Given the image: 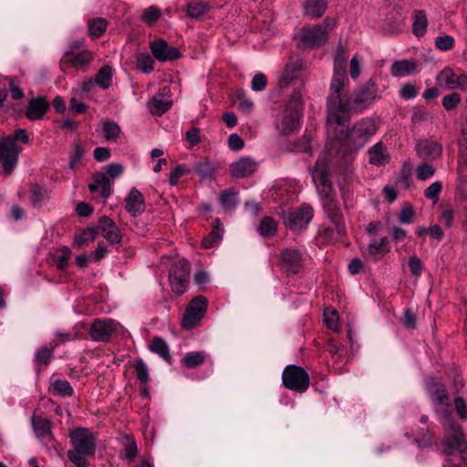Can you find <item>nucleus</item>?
Returning a JSON list of instances; mask_svg holds the SVG:
<instances>
[{"label":"nucleus","mask_w":467,"mask_h":467,"mask_svg":"<svg viewBox=\"0 0 467 467\" xmlns=\"http://www.w3.org/2000/svg\"><path fill=\"white\" fill-rule=\"evenodd\" d=\"M220 202L225 211H233L237 204L236 192L232 189L223 192Z\"/></svg>","instance_id":"nucleus-47"},{"label":"nucleus","mask_w":467,"mask_h":467,"mask_svg":"<svg viewBox=\"0 0 467 467\" xmlns=\"http://www.w3.org/2000/svg\"><path fill=\"white\" fill-rule=\"evenodd\" d=\"M257 169L255 161L248 156L241 157L230 165V174L233 178L251 176Z\"/></svg>","instance_id":"nucleus-22"},{"label":"nucleus","mask_w":467,"mask_h":467,"mask_svg":"<svg viewBox=\"0 0 467 467\" xmlns=\"http://www.w3.org/2000/svg\"><path fill=\"white\" fill-rule=\"evenodd\" d=\"M412 33L417 37H421L426 34L428 19L426 13L422 10H416L413 14Z\"/></svg>","instance_id":"nucleus-35"},{"label":"nucleus","mask_w":467,"mask_h":467,"mask_svg":"<svg viewBox=\"0 0 467 467\" xmlns=\"http://www.w3.org/2000/svg\"><path fill=\"white\" fill-rule=\"evenodd\" d=\"M237 100L238 108L243 113L249 114L252 112L254 106L252 99L247 98L244 94H240L238 95Z\"/></svg>","instance_id":"nucleus-60"},{"label":"nucleus","mask_w":467,"mask_h":467,"mask_svg":"<svg viewBox=\"0 0 467 467\" xmlns=\"http://www.w3.org/2000/svg\"><path fill=\"white\" fill-rule=\"evenodd\" d=\"M120 443L122 445L120 457L127 460L129 462H133L138 454V448L135 440L131 436L124 434L120 438Z\"/></svg>","instance_id":"nucleus-32"},{"label":"nucleus","mask_w":467,"mask_h":467,"mask_svg":"<svg viewBox=\"0 0 467 467\" xmlns=\"http://www.w3.org/2000/svg\"><path fill=\"white\" fill-rule=\"evenodd\" d=\"M91 192H99L102 199L106 200L111 194V184L108 176L104 173L93 175V182L89 183Z\"/></svg>","instance_id":"nucleus-26"},{"label":"nucleus","mask_w":467,"mask_h":467,"mask_svg":"<svg viewBox=\"0 0 467 467\" xmlns=\"http://www.w3.org/2000/svg\"><path fill=\"white\" fill-rule=\"evenodd\" d=\"M441 190V182H434L425 190L424 196L427 199L433 201V202H437Z\"/></svg>","instance_id":"nucleus-54"},{"label":"nucleus","mask_w":467,"mask_h":467,"mask_svg":"<svg viewBox=\"0 0 467 467\" xmlns=\"http://www.w3.org/2000/svg\"><path fill=\"white\" fill-rule=\"evenodd\" d=\"M328 154L322 153L316 161L312 171V180L323 202V208L333 225L324 230V234L330 239H338L346 232L338 203L331 197L333 185L327 172Z\"/></svg>","instance_id":"nucleus-2"},{"label":"nucleus","mask_w":467,"mask_h":467,"mask_svg":"<svg viewBox=\"0 0 467 467\" xmlns=\"http://www.w3.org/2000/svg\"><path fill=\"white\" fill-rule=\"evenodd\" d=\"M427 392L433 403L444 407V410H450L451 406V397L446 387L435 379H430L427 382Z\"/></svg>","instance_id":"nucleus-17"},{"label":"nucleus","mask_w":467,"mask_h":467,"mask_svg":"<svg viewBox=\"0 0 467 467\" xmlns=\"http://www.w3.org/2000/svg\"><path fill=\"white\" fill-rule=\"evenodd\" d=\"M347 56L343 46H338L337 54L334 58V72L330 81L329 90H338L340 87H346L348 80L346 75Z\"/></svg>","instance_id":"nucleus-13"},{"label":"nucleus","mask_w":467,"mask_h":467,"mask_svg":"<svg viewBox=\"0 0 467 467\" xmlns=\"http://www.w3.org/2000/svg\"><path fill=\"white\" fill-rule=\"evenodd\" d=\"M418 64L414 59L397 60L392 63L389 72L392 77L403 78L416 71Z\"/></svg>","instance_id":"nucleus-27"},{"label":"nucleus","mask_w":467,"mask_h":467,"mask_svg":"<svg viewBox=\"0 0 467 467\" xmlns=\"http://www.w3.org/2000/svg\"><path fill=\"white\" fill-rule=\"evenodd\" d=\"M389 157L386 147L379 141L368 149V161L375 166H382L389 162Z\"/></svg>","instance_id":"nucleus-31"},{"label":"nucleus","mask_w":467,"mask_h":467,"mask_svg":"<svg viewBox=\"0 0 467 467\" xmlns=\"http://www.w3.org/2000/svg\"><path fill=\"white\" fill-rule=\"evenodd\" d=\"M207 5L201 1H192L186 6V14L192 19H199L207 12Z\"/></svg>","instance_id":"nucleus-43"},{"label":"nucleus","mask_w":467,"mask_h":467,"mask_svg":"<svg viewBox=\"0 0 467 467\" xmlns=\"http://www.w3.org/2000/svg\"><path fill=\"white\" fill-rule=\"evenodd\" d=\"M361 63H362V58L359 57L358 54H356L350 59L349 74L353 79H357L359 77Z\"/></svg>","instance_id":"nucleus-61"},{"label":"nucleus","mask_w":467,"mask_h":467,"mask_svg":"<svg viewBox=\"0 0 467 467\" xmlns=\"http://www.w3.org/2000/svg\"><path fill=\"white\" fill-rule=\"evenodd\" d=\"M313 218V210L308 205L291 209L284 214L285 224L292 231L305 229Z\"/></svg>","instance_id":"nucleus-12"},{"label":"nucleus","mask_w":467,"mask_h":467,"mask_svg":"<svg viewBox=\"0 0 467 467\" xmlns=\"http://www.w3.org/2000/svg\"><path fill=\"white\" fill-rule=\"evenodd\" d=\"M389 252V244L387 237H382L379 242H371L368 244L366 255L378 261Z\"/></svg>","instance_id":"nucleus-30"},{"label":"nucleus","mask_w":467,"mask_h":467,"mask_svg":"<svg viewBox=\"0 0 467 467\" xmlns=\"http://www.w3.org/2000/svg\"><path fill=\"white\" fill-rule=\"evenodd\" d=\"M302 254L296 249L285 248L280 253L281 267L288 274H296L302 267Z\"/></svg>","instance_id":"nucleus-20"},{"label":"nucleus","mask_w":467,"mask_h":467,"mask_svg":"<svg viewBox=\"0 0 467 467\" xmlns=\"http://www.w3.org/2000/svg\"><path fill=\"white\" fill-rule=\"evenodd\" d=\"M134 369H135L138 380L141 384L147 385L149 382V371H148V367L145 364V362L141 359L136 360L134 363Z\"/></svg>","instance_id":"nucleus-50"},{"label":"nucleus","mask_w":467,"mask_h":467,"mask_svg":"<svg viewBox=\"0 0 467 467\" xmlns=\"http://www.w3.org/2000/svg\"><path fill=\"white\" fill-rule=\"evenodd\" d=\"M454 214H455V211L452 208H451V207L446 208L441 212V213L439 217V221L445 227L451 228L454 223Z\"/></svg>","instance_id":"nucleus-58"},{"label":"nucleus","mask_w":467,"mask_h":467,"mask_svg":"<svg viewBox=\"0 0 467 467\" xmlns=\"http://www.w3.org/2000/svg\"><path fill=\"white\" fill-rule=\"evenodd\" d=\"M153 59L148 53H140L136 57V67L143 73H150L153 71Z\"/></svg>","instance_id":"nucleus-46"},{"label":"nucleus","mask_w":467,"mask_h":467,"mask_svg":"<svg viewBox=\"0 0 467 467\" xmlns=\"http://www.w3.org/2000/svg\"><path fill=\"white\" fill-rule=\"evenodd\" d=\"M150 47L153 57L159 61H172L180 57L178 48L169 47L168 43L163 39L152 41Z\"/></svg>","instance_id":"nucleus-18"},{"label":"nucleus","mask_w":467,"mask_h":467,"mask_svg":"<svg viewBox=\"0 0 467 467\" xmlns=\"http://www.w3.org/2000/svg\"><path fill=\"white\" fill-rule=\"evenodd\" d=\"M205 360L206 354L203 351H192L184 355L182 364L188 368H193L202 365Z\"/></svg>","instance_id":"nucleus-37"},{"label":"nucleus","mask_w":467,"mask_h":467,"mask_svg":"<svg viewBox=\"0 0 467 467\" xmlns=\"http://www.w3.org/2000/svg\"><path fill=\"white\" fill-rule=\"evenodd\" d=\"M445 436L442 441L444 452L448 455L454 451L460 453L461 459L467 463V440L461 425L456 421L451 410H442L439 415Z\"/></svg>","instance_id":"nucleus-5"},{"label":"nucleus","mask_w":467,"mask_h":467,"mask_svg":"<svg viewBox=\"0 0 467 467\" xmlns=\"http://www.w3.org/2000/svg\"><path fill=\"white\" fill-rule=\"evenodd\" d=\"M22 148L12 138L3 137L0 140V163L5 174H11L17 164Z\"/></svg>","instance_id":"nucleus-10"},{"label":"nucleus","mask_w":467,"mask_h":467,"mask_svg":"<svg viewBox=\"0 0 467 467\" xmlns=\"http://www.w3.org/2000/svg\"><path fill=\"white\" fill-rule=\"evenodd\" d=\"M193 171L204 181L213 178L216 168L210 161H201L195 163Z\"/></svg>","instance_id":"nucleus-39"},{"label":"nucleus","mask_w":467,"mask_h":467,"mask_svg":"<svg viewBox=\"0 0 467 467\" xmlns=\"http://www.w3.org/2000/svg\"><path fill=\"white\" fill-rule=\"evenodd\" d=\"M457 75L451 67H445L436 77V83L444 90L456 88Z\"/></svg>","instance_id":"nucleus-33"},{"label":"nucleus","mask_w":467,"mask_h":467,"mask_svg":"<svg viewBox=\"0 0 467 467\" xmlns=\"http://www.w3.org/2000/svg\"><path fill=\"white\" fill-rule=\"evenodd\" d=\"M98 234L95 228L88 227L82 231V233L76 236L75 243L78 246H82L93 242Z\"/></svg>","instance_id":"nucleus-48"},{"label":"nucleus","mask_w":467,"mask_h":467,"mask_svg":"<svg viewBox=\"0 0 467 467\" xmlns=\"http://www.w3.org/2000/svg\"><path fill=\"white\" fill-rule=\"evenodd\" d=\"M302 97L298 92L294 93L280 117L277 128L284 135H288L296 130L300 126Z\"/></svg>","instance_id":"nucleus-7"},{"label":"nucleus","mask_w":467,"mask_h":467,"mask_svg":"<svg viewBox=\"0 0 467 467\" xmlns=\"http://www.w3.org/2000/svg\"><path fill=\"white\" fill-rule=\"evenodd\" d=\"M346 87L338 90L330 89L327 98V122L329 125L348 124L352 113L368 109L378 98V87L373 79L355 89L352 94H345Z\"/></svg>","instance_id":"nucleus-1"},{"label":"nucleus","mask_w":467,"mask_h":467,"mask_svg":"<svg viewBox=\"0 0 467 467\" xmlns=\"http://www.w3.org/2000/svg\"><path fill=\"white\" fill-rule=\"evenodd\" d=\"M108 21L102 17H96L88 21V34L93 38L100 37L107 30Z\"/></svg>","instance_id":"nucleus-38"},{"label":"nucleus","mask_w":467,"mask_h":467,"mask_svg":"<svg viewBox=\"0 0 467 467\" xmlns=\"http://www.w3.org/2000/svg\"><path fill=\"white\" fill-rule=\"evenodd\" d=\"M151 352L158 354L165 360L171 359L170 349L166 341L161 337H154L150 345Z\"/></svg>","instance_id":"nucleus-42"},{"label":"nucleus","mask_w":467,"mask_h":467,"mask_svg":"<svg viewBox=\"0 0 467 467\" xmlns=\"http://www.w3.org/2000/svg\"><path fill=\"white\" fill-rule=\"evenodd\" d=\"M348 124L329 125L327 130L335 134L337 140L345 143L351 154L358 152L377 133L378 126L371 118H363L357 121L350 130L346 129Z\"/></svg>","instance_id":"nucleus-3"},{"label":"nucleus","mask_w":467,"mask_h":467,"mask_svg":"<svg viewBox=\"0 0 467 467\" xmlns=\"http://www.w3.org/2000/svg\"><path fill=\"white\" fill-rule=\"evenodd\" d=\"M52 389L54 394L62 397H71L74 394V389L70 383L66 379H55L52 382Z\"/></svg>","instance_id":"nucleus-45"},{"label":"nucleus","mask_w":467,"mask_h":467,"mask_svg":"<svg viewBox=\"0 0 467 467\" xmlns=\"http://www.w3.org/2000/svg\"><path fill=\"white\" fill-rule=\"evenodd\" d=\"M49 109V102L44 97L34 98L29 100L26 116L30 120H37L43 118Z\"/></svg>","instance_id":"nucleus-25"},{"label":"nucleus","mask_w":467,"mask_h":467,"mask_svg":"<svg viewBox=\"0 0 467 467\" xmlns=\"http://www.w3.org/2000/svg\"><path fill=\"white\" fill-rule=\"evenodd\" d=\"M31 425L36 439L47 448L49 453H57L56 440L52 431V421L42 416L34 415Z\"/></svg>","instance_id":"nucleus-9"},{"label":"nucleus","mask_w":467,"mask_h":467,"mask_svg":"<svg viewBox=\"0 0 467 467\" xmlns=\"http://www.w3.org/2000/svg\"><path fill=\"white\" fill-rule=\"evenodd\" d=\"M161 10L152 5L144 10L141 17L145 23L152 25L161 17Z\"/></svg>","instance_id":"nucleus-55"},{"label":"nucleus","mask_w":467,"mask_h":467,"mask_svg":"<svg viewBox=\"0 0 467 467\" xmlns=\"http://www.w3.org/2000/svg\"><path fill=\"white\" fill-rule=\"evenodd\" d=\"M48 199V192L38 184H34L30 187L29 200L34 208H41Z\"/></svg>","instance_id":"nucleus-34"},{"label":"nucleus","mask_w":467,"mask_h":467,"mask_svg":"<svg viewBox=\"0 0 467 467\" xmlns=\"http://www.w3.org/2000/svg\"><path fill=\"white\" fill-rule=\"evenodd\" d=\"M100 124L106 140L117 141L120 134V127L115 121L110 119H103Z\"/></svg>","instance_id":"nucleus-36"},{"label":"nucleus","mask_w":467,"mask_h":467,"mask_svg":"<svg viewBox=\"0 0 467 467\" xmlns=\"http://www.w3.org/2000/svg\"><path fill=\"white\" fill-rule=\"evenodd\" d=\"M189 269L186 263L179 262L172 265L170 270V284L171 290L177 295H182L189 283Z\"/></svg>","instance_id":"nucleus-15"},{"label":"nucleus","mask_w":467,"mask_h":467,"mask_svg":"<svg viewBox=\"0 0 467 467\" xmlns=\"http://www.w3.org/2000/svg\"><path fill=\"white\" fill-rule=\"evenodd\" d=\"M454 406L459 417L465 420H467V404L462 397H456L454 399Z\"/></svg>","instance_id":"nucleus-64"},{"label":"nucleus","mask_w":467,"mask_h":467,"mask_svg":"<svg viewBox=\"0 0 467 467\" xmlns=\"http://www.w3.org/2000/svg\"><path fill=\"white\" fill-rule=\"evenodd\" d=\"M207 310V299L203 296H197L189 303L182 320V327L185 329L195 327Z\"/></svg>","instance_id":"nucleus-11"},{"label":"nucleus","mask_w":467,"mask_h":467,"mask_svg":"<svg viewBox=\"0 0 467 467\" xmlns=\"http://www.w3.org/2000/svg\"><path fill=\"white\" fill-rule=\"evenodd\" d=\"M54 348V346H44L36 352L35 362L39 368L42 367H47L49 364Z\"/></svg>","instance_id":"nucleus-44"},{"label":"nucleus","mask_w":467,"mask_h":467,"mask_svg":"<svg viewBox=\"0 0 467 467\" xmlns=\"http://www.w3.org/2000/svg\"><path fill=\"white\" fill-rule=\"evenodd\" d=\"M172 100L170 96L159 93L153 96L151 101L149 103V109L151 114L161 116L171 109Z\"/></svg>","instance_id":"nucleus-29"},{"label":"nucleus","mask_w":467,"mask_h":467,"mask_svg":"<svg viewBox=\"0 0 467 467\" xmlns=\"http://www.w3.org/2000/svg\"><path fill=\"white\" fill-rule=\"evenodd\" d=\"M84 149L80 142L74 145L73 152L70 155L68 167L74 169L77 163L83 158Z\"/></svg>","instance_id":"nucleus-57"},{"label":"nucleus","mask_w":467,"mask_h":467,"mask_svg":"<svg viewBox=\"0 0 467 467\" xmlns=\"http://www.w3.org/2000/svg\"><path fill=\"white\" fill-rule=\"evenodd\" d=\"M305 68L304 62L299 57H291L285 63V67L278 78V86L281 89L285 88L291 82L296 80L301 71Z\"/></svg>","instance_id":"nucleus-16"},{"label":"nucleus","mask_w":467,"mask_h":467,"mask_svg":"<svg viewBox=\"0 0 467 467\" xmlns=\"http://www.w3.org/2000/svg\"><path fill=\"white\" fill-rule=\"evenodd\" d=\"M257 231L263 237H272L276 234L277 223L272 217L266 216L262 219Z\"/></svg>","instance_id":"nucleus-41"},{"label":"nucleus","mask_w":467,"mask_h":467,"mask_svg":"<svg viewBox=\"0 0 467 467\" xmlns=\"http://www.w3.org/2000/svg\"><path fill=\"white\" fill-rule=\"evenodd\" d=\"M431 119L430 113L422 107H415L412 110L411 121L415 124L426 122Z\"/></svg>","instance_id":"nucleus-56"},{"label":"nucleus","mask_w":467,"mask_h":467,"mask_svg":"<svg viewBox=\"0 0 467 467\" xmlns=\"http://www.w3.org/2000/svg\"><path fill=\"white\" fill-rule=\"evenodd\" d=\"M418 155L425 160L438 159L442 153V146L432 140H420L415 146Z\"/></svg>","instance_id":"nucleus-23"},{"label":"nucleus","mask_w":467,"mask_h":467,"mask_svg":"<svg viewBox=\"0 0 467 467\" xmlns=\"http://www.w3.org/2000/svg\"><path fill=\"white\" fill-rule=\"evenodd\" d=\"M302 7L306 16L315 19L325 14L327 3L326 0H304Z\"/></svg>","instance_id":"nucleus-28"},{"label":"nucleus","mask_w":467,"mask_h":467,"mask_svg":"<svg viewBox=\"0 0 467 467\" xmlns=\"http://www.w3.org/2000/svg\"><path fill=\"white\" fill-rule=\"evenodd\" d=\"M324 319L327 327L332 330L338 328V316L334 310H326L324 312Z\"/></svg>","instance_id":"nucleus-59"},{"label":"nucleus","mask_w":467,"mask_h":467,"mask_svg":"<svg viewBox=\"0 0 467 467\" xmlns=\"http://www.w3.org/2000/svg\"><path fill=\"white\" fill-rule=\"evenodd\" d=\"M334 26V20L327 17L321 25L302 27L298 34L299 46L313 48L323 45L327 40L328 30Z\"/></svg>","instance_id":"nucleus-6"},{"label":"nucleus","mask_w":467,"mask_h":467,"mask_svg":"<svg viewBox=\"0 0 467 467\" xmlns=\"http://www.w3.org/2000/svg\"><path fill=\"white\" fill-rule=\"evenodd\" d=\"M112 82V68L110 66L106 65L102 67L95 77V83L101 88H109Z\"/></svg>","instance_id":"nucleus-40"},{"label":"nucleus","mask_w":467,"mask_h":467,"mask_svg":"<svg viewBox=\"0 0 467 467\" xmlns=\"http://www.w3.org/2000/svg\"><path fill=\"white\" fill-rule=\"evenodd\" d=\"M267 84V78L265 74L257 73L254 76L251 83V88L254 91H262Z\"/></svg>","instance_id":"nucleus-62"},{"label":"nucleus","mask_w":467,"mask_h":467,"mask_svg":"<svg viewBox=\"0 0 467 467\" xmlns=\"http://www.w3.org/2000/svg\"><path fill=\"white\" fill-rule=\"evenodd\" d=\"M93 59L94 54L88 49H83L80 52L69 57L63 56L60 61V67L62 69L74 67L77 69L85 70Z\"/></svg>","instance_id":"nucleus-19"},{"label":"nucleus","mask_w":467,"mask_h":467,"mask_svg":"<svg viewBox=\"0 0 467 467\" xmlns=\"http://www.w3.org/2000/svg\"><path fill=\"white\" fill-rule=\"evenodd\" d=\"M125 209L132 216L141 214L145 210L144 198L141 192L132 188L125 199Z\"/></svg>","instance_id":"nucleus-24"},{"label":"nucleus","mask_w":467,"mask_h":467,"mask_svg":"<svg viewBox=\"0 0 467 467\" xmlns=\"http://www.w3.org/2000/svg\"><path fill=\"white\" fill-rule=\"evenodd\" d=\"M71 448L67 451L69 461L76 467H88V458L94 456L97 449L95 434L88 428L78 427L69 431Z\"/></svg>","instance_id":"nucleus-4"},{"label":"nucleus","mask_w":467,"mask_h":467,"mask_svg":"<svg viewBox=\"0 0 467 467\" xmlns=\"http://www.w3.org/2000/svg\"><path fill=\"white\" fill-rule=\"evenodd\" d=\"M192 170L187 168L185 164L177 165L170 173L169 182L171 185H176L181 177L191 174Z\"/></svg>","instance_id":"nucleus-52"},{"label":"nucleus","mask_w":467,"mask_h":467,"mask_svg":"<svg viewBox=\"0 0 467 467\" xmlns=\"http://www.w3.org/2000/svg\"><path fill=\"white\" fill-rule=\"evenodd\" d=\"M283 385L291 390L305 392L310 384L307 372L296 365H287L282 374Z\"/></svg>","instance_id":"nucleus-8"},{"label":"nucleus","mask_w":467,"mask_h":467,"mask_svg":"<svg viewBox=\"0 0 467 467\" xmlns=\"http://www.w3.org/2000/svg\"><path fill=\"white\" fill-rule=\"evenodd\" d=\"M9 90L11 97L14 99H20L24 98L25 94L23 89L19 87V81L16 78H12L9 81Z\"/></svg>","instance_id":"nucleus-63"},{"label":"nucleus","mask_w":467,"mask_h":467,"mask_svg":"<svg viewBox=\"0 0 467 467\" xmlns=\"http://www.w3.org/2000/svg\"><path fill=\"white\" fill-rule=\"evenodd\" d=\"M99 228L101 235L112 245L120 244L122 234L119 226L108 216H103L99 221Z\"/></svg>","instance_id":"nucleus-21"},{"label":"nucleus","mask_w":467,"mask_h":467,"mask_svg":"<svg viewBox=\"0 0 467 467\" xmlns=\"http://www.w3.org/2000/svg\"><path fill=\"white\" fill-rule=\"evenodd\" d=\"M434 174L435 168L427 162H423L417 167V178L420 181L431 179Z\"/></svg>","instance_id":"nucleus-53"},{"label":"nucleus","mask_w":467,"mask_h":467,"mask_svg":"<svg viewBox=\"0 0 467 467\" xmlns=\"http://www.w3.org/2000/svg\"><path fill=\"white\" fill-rule=\"evenodd\" d=\"M461 101V95L459 93L452 92L443 97L441 104L447 111H451L456 109L460 105Z\"/></svg>","instance_id":"nucleus-51"},{"label":"nucleus","mask_w":467,"mask_h":467,"mask_svg":"<svg viewBox=\"0 0 467 467\" xmlns=\"http://www.w3.org/2000/svg\"><path fill=\"white\" fill-rule=\"evenodd\" d=\"M455 44L454 38L450 35L439 36L435 38V47L441 51H449L453 48Z\"/></svg>","instance_id":"nucleus-49"},{"label":"nucleus","mask_w":467,"mask_h":467,"mask_svg":"<svg viewBox=\"0 0 467 467\" xmlns=\"http://www.w3.org/2000/svg\"><path fill=\"white\" fill-rule=\"evenodd\" d=\"M118 323L110 318H97L93 321L89 335L92 340L97 342L109 341L113 333L117 330Z\"/></svg>","instance_id":"nucleus-14"}]
</instances>
